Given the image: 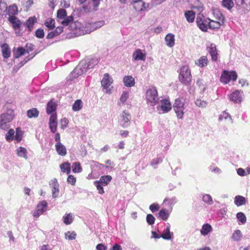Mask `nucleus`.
Wrapping results in <instances>:
<instances>
[{"mask_svg":"<svg viewBox=\"0 0 250 250\" xmlns=\"http://www.w3.org/2000/svg\"><path fill=\"white\" fill-rule=\"evenodd\" d=\"M146 98L147 103L150 106L155 105L159 100L158 92L155 87H151L146 91Z\"/></svg>","mask_w":250,"mask_h":250,"instance_id":"1","label":"nucleus"},{"mask_svg":"<svg viewBox=\"0 0 250 250\" xmlns=\"http://www.w3.org/2000/svg\"><path fill=\"white\" fill-rule=\"evenodd\" d=\"M179 79L181 83L185 85H187L190 84L192 77L188 66L185 65L181 68Z\"/></svg>","mask_w":250,"mask_h":250,"instance_id":"2","label":"nucleus"},{"mask_svg":"<svg viewBox=\"0 0 250 250\" xmlns=\"http://www.w3.org/2000/svg\"><path fill=\"white\" fill-rule=\"evenodd\" d=\"M13 129H10L6 133L5 138L8 142H11L15 140L17 143L20 142L23 137V132L20 128H16V134Z\"/></svg>","mask_w":250,"mask_h":250,"instance_id":"3","label":"nucleus"},{"mask_svg":"<svg viewBox=\"0 0 250 250\" xmlns=\"http://www.w3.org/2000/svg\"><path fill=\"white\" fill-rule=\"evenodd\" d=\"M111 179L112 177L111 176L104 175L101 176L99 180L94 182V184L96 187L100 194H103L104 192L103 186L107 185Z\"/></svg>","mask_w":250,"mask_h":250,"instance_id":"4","label":"nucleus"},{"mask_svg":"<svg viewBox=\"0 0 250 250\" xmlns=\"http://www.w3.org/2000/svg\"><path fill=\"white\" fill-rule=\"evenodd\" d=\"M185 103L183 99H176L173 104V109L178 119H182L184 114Z\"/></svg>","mask_w":250,"mask_h":250,"instance_id":"5","label":"nucleus"},{"mask_svg":"<svg viewBox=\"0 0 250 250\" xmlns=\"http://www.w3.org/2000/svg\"><path fill=\"white\" fill-rule=\"evenodd\" d=\"M237 78V75L235 71L224 70L220 77V81L225 84H228L230 80L234 82Z\"/></svg>","mask_w":250,"mask_h":250,"instance_id":"6","label":"nucleus"},{"mask_svg":"<svg viewBox=\"0 0 250 250\" xmlns=\"http://www.w3.org/2000/svg\"><path fill=\"white\" fill-rule=\"evenodd\" d=\"M113 79L110 77L108 73H105L104 75V77L101 81L102 86L104 89H105V93L110 94L111 93V89L109 87L113 83Z\"/></svg>","mask_w":250,"mask_h":250,"instance_id":"7","label":"nucleus"},{"mask_svg":"<svg viewBox=\"0 0 250 250\" xmlns=\"http://www.w3.org/2000/svg\"><path fill=\"white\" fill-rule=\"evenodd\" d=\"M171 104L169 101L164 99L160 101L157 108L159 113H164L169 111L171 109Z\"/></svg>","mask_w":250,"mask_h":250,"instance_id":"8","label":"nucleus"},{"mask_svg":"<svg viewBox=\"0 0 250 250\" xmlns=\"http://www.w3.org/2000/svg\"><path fill=\"white\" fill-rule=\"evenodd\" d=\"M130 115L125 111H124L120 116L119 125L124 128L127 127L130 124Z\"/></svg>","mask_w":250,"mask_h":250,"instance_id":"9","label":"nucleus"},{"mask_svg":"<svg viewBox=\"0 0 250 250\" xmlns=\"http://www.w3.org/2000/svg\"><path fill=\"white\" fill-rule=\"evenodd\" d=\"M104 24V21H103L89 23L86 26V29L85 31L82 32V34H84L90 33L91 32L102 27Z\"/></svg>","mask_w":250,"mask_h":250,"instance_id":"10","label":"nucleus"},{"mask_svg":"<svg viewBox=\"0 0 250 250\" xmlns=\"http://www.w3.org/2000/svg\"><path fill=\"white\" fill-rule=\"evenodd\" d=\"M243 93L241 90H236L229 96L230 100L235 103H240L242 101Z\"/></svg>","mask_w":250,"mask_h":250,"instance_id":"11","label":"nucleus"},{"mask_svg":"<svg viewBox=\"0 0 250 250\" xmlns=\"http://www.w3.org/2000/svg\"><path fill=\"white\" fill-rule=\"evenodd\" d=\"M50 186L52 188V197L54 198H56L59 195L60 190H59V185L56 179H52L49 184Z\"/></svg>","mask_w":250,"mask_h":250,"instance_id":"12","label":"nucleus"},{"mask_svg":"<svg viewBox=\"0 0 250 250\" xmlns=\"http://www.w3.org/2000/svg\"><path fill=\"white\" fill-rule=\"evenodd\" d=\"M14 115V110L9 109L5 113L0 115V120L4 122L10 123L13 119Z\"/></svg>","mask_w":250,"mask_h":250,"instance_id":"13","label":"nucleus"},{"mask_svg":"<svg viewBox=\"0 0 250 250\" xmlns=\"http://www.w3.org/2000/svg\"><path fill=\"white\" fill-rule=\"evenodd\" d=\"M208 48V51L209 52L211 57L212 60L214 62L217 61L218 60V54L216 47V45L212 43Z\"/></svg>","mask_w":250,"mask_h":250,"instance_id":"14","label":"nucleus"},{"mask_svg":"<svg viewBox=\"0 0 250 250\" xmlns=\"http://www.w3.org/2000/svg\"><path fill=\"white\" fill-rule=\"evenodd\" d=\"M192 9H196L199 12L203 10V4L198 0H188Z\"/></svg>","mask_w":250,"mask_h":250,"instance_id":"15","label":"nucleus"},{"mask_svg":"<svg viewBox=\"0 0 250 250\" xmlns=\"http://www.w3.org/2000/svg\"><path fill=\"white\" fill-rule=\"evenodd\" d=\"M146 54L140 49H137L133 54V58L136 61H145Z\"/></svg>","mask_w":250,"mask_h":250,"instance_id":"16","label":"nucleus"},{"mask_svg":"<svg viewBox=\"0 0 250 250\" xmlns=\"http://www.w3.org/2000/svg\"><path fill=\"white\" fill-rule=\"evenodd\" d=\"M55 148L57 152L60 156H64L67 153L65 146L61 143H56L55 144Z\"/></svg>","mask_w":250,"mask_h":250,"instance_id":"17","label":"nucleus"},{"mask_svg":"<svg viewBox=\"0 0 250 250\" xmlns=\"http://www.w3.org/2000/svg\"><path fill=\"white\" fill-rule=\"evenodd\" d=\"M8 21L12 24L14 29H16L21 26V21L14 16H10Z\"/></svg>","mask_w":250,"mask_h":250,"instance_id":"18","label":"nucleus"},{"mask_svg":"<svg viewBox=\"0 0 250 250\" xmlns=\"http://www.w3.org/2000/svg\"><path fill=\"white\" fill-rule=\"evenodd\" d=\"M208 59L205 56L201 57L199 59L195 61V64L200 67H204L208 65Z\"/></svg>","mask_w":250,"mask_h":250,"instance_id":"19","label":"nucleus"},{"mask_svg":"<svg viewBox=\"0 0 250 250\" xmlns=\"http://www.w3.org/2000/svg\"><path fill=\"white\" fill-rule=\"evenodd\" d=\"M212 13L216 20L220 21L222 23H224L225 18L219 9H213Z\"/></svg>","mask_w":250,"mask_h":250,"instance_id":"20","label":"nucleus"},{"mask_svg":"<svg viewBox=\"0 0 250 250\" xmlns=\"http://www.w3.org/2000/svg\"><path fill=\"white\" fill-rule=\"evenodd\" d=\"M165 41L167 46L169 47H173L175 44L174 35L171 33L167 34L165 37Z\"/></svg>","mask_w":250,"mask_h":250,"instance_id":"21","label":"nucleus"},{"mask_svg":"<svg viewBox=\"0 0 250 250\" xmlns=\"http://www.w3.org/2000/svg\"><path fill=\"white\" fill-rule=\"evenodd\" d=\"M1 47L3 58L5 59L9 58L11 55V51L8 45L6 43H3Z\"/></svg>","mask_w":250,"mask_h":250,"instance_id":"22","label":"nucleus"},{"mask_svg":"<svg viewBox=\"0 0 250 250\" xmlns=\"http://www.w3.org/2000/svg\"><path fill=\"white\" fill-rule=\"evenodd\" d=\"M236 3L240 8L248 10L250 4V0H235Z\"/></svg>","mask_w":250,"mask_h":250,"instance_id":"23","label":"nucleus"},{"mask_svg":"<svg viewBox=\"0 0 250 250\" xmlns=\"http://www.w3.org/2000/svg\"><path fill=\"white\" fill-rule=\"evenodd\" d=\"M161 237L166 240H170L173 236V233L170 231V225L168 224L167 228L164 230L163 233L161 235Z\"/></svg>","mask_w":250,"mask_h":250,"instance_id":"24","label":"nucleus"},{"mask_svg":"<svg viewBox=\"0 0 250 250\" xmlns=\"http://www.w3.org/2000/svg\"><path fill=\"white\" fill-rule=\"evenodd\" d=\"M208 24L209 27L211 29H219L221 25H223L224 23H222L220 21L217 20H211L208 19Z\"/></svg>","mask_w":250,"mask_h":250,"instance_id":"25","label":"nucleus"},{"mask_svg":"<svg viewBox=\"0 0 250 250\" xmlns=\"http://www.w3.org/2000/svg\"><path fill=\"white\" fill-rule=\"evenodd\" d=\"M17 155L20 157L27 159V151L26 149L23 147L20 146L17 148L16 150Z\"/></svg>","mask_w":250,"mask_h":250,"instance_id":"26","label":"nucleus"},{"mask_svg":"<svg viewBox=\"0 0 250 250\" xmlns=\"http://www.w3.org/2000/svg\"><path fill=\"white\" fill-rule=\"evenodd\" d=\"M125 85L127 87H132L135 84L134 79L131 76H125L123 79Z\"/></svg>","mask_w":250,"mask_h":250,"instance_id":"27","label":"nucleus"},{"mask_svg":"<svg viewBox=\"0 0 250 250\" xmlns=\"http://www.w3.org/2000/svg\"><path fill=\"white\" fill-rule=\"evenodd\" d=\"M74 70L78 76H80L85 73L87 70V69L85 66L84 62H81Z\"/></svg>","mask_w":250,"mask_h":250,"instance_id":"28","label":"nucleus"},{"mask_svg":"<svg viewBox=\"0 0 250 250\" xmlns=\"http://www.w3.org/2000/svg\"><path fill=\"white\" fill-rule=\"evenodd\" d=\"M212 227L209 224H204L200 230L201 234L206 236L212 231Z\"/></svg>","mask_w":250,"mask_h":250,"instance_id":"29","label":"nucleus"},{"mask_svg":"<svg viewBox=\"0 0 250 250\" xmlns=\"http://www.w3.org/2000/svg\"><path fill=\"white\" fill-rule=\"evenodd\" d=\"M148 6L144 2L133 3V7L136 11H142Z\"/></svg>","mask_w":250,"mask_h":250,"instance_id":"30","label":"nucleus"},{"mask_svg":"<svg viewBox=\"0 0 250 250\" xmlns=\"http://www.w3.org/2000/svg\"><path fill=\"white\" fill-rule=\"evenodd\" d=\"M36 21L37 20L35 17H30L25 23H23V25H26L28 31H31L33 28L34 23L36 22Z\"/></svg>","mask_w":250,"mask_h":250,"instance_id":"31","label":"nucleus"},{"mask_svg":"<svg viewBox=\"0 0 250 250\" xmlns=\"http://www.w3.org/2000/svg\"><path fill=\"white\" fill-rule=\"evenodd\" d=\"M243 237V234L239 229L235 230L233 231L231 235V238L234 241H240Z\"/></svg>","mask_w":250,"mask_h":250,"instance_id":"32","label":"nucleus"},{"mask_svg":"<svg viewBox=\"0 0 250 250\" xmlns=\"http://www.w3.org/2000/svg\"><path fill=\"white\" fill-rule=\"evenodd\" d=\"M73 20L74 18L71 16L66 17L61 21V23L63 26H67L69 25L72 26L73 24L76 25L77 24V22L73 23ZM77 23H78V22H77Z\"/></svg>","mask_w":250,"mask_h":250,"instance_id":"33","label":"nucleus"},{"mask_svg":"<svg viewBox=\"0 0 250 250\" xmlns=\"http://www.w3.org/2000/svg\"><path fill=\"white\" fill-rule=\"evenodd\" d=\"M39 115V111L36 108H32L27 111V116L29 118H37Z\"/></svg>","mask_w":250,"mask_h":250,"instance_id":"34","label":"nucleus"},{"mask_svg":"<svg viewBox=\"0 0 250 250\" xmlns=\"http://www.w3.org/2000/svg\"><path fill=\"white\" fill-rule=\"evenodd\" d=\"M73 219L74 215L71 213L65 214L62 217L63 223L67 225L70 224L73 221Z\"/></svg>","mask_w":250,"mask_h":250,"instance_id":"35","label":"nucleus"},{"mask_svg":"<svg viewBox=\"0 0 250 250\" xmlns=\"http://www.w3.org/2000/svg\"><path fill=\"white\" fill-rule=\"evenodd\" d=\"M223 120H227L229 124L232 123V119L230 116V115L226 111H224L219 116V121H222Z\"/></svg>","mask_w":250,"mask_h":250,"instance_id":"36","label":"nucleus"},{"mask_svg":"<svg viewBox=\"0 0 250 250\" xmlns=\"http://www.w3.org/2000/svg\"><path fill=\"white\" fill-rule=\"evenodd\" d=\"M234 203L238 207L242 206L246 204V199L240 195L236 196L234 198Z\"/></svg>","mask_w":250,"mask_h":250,"instance_id":"37","label":"nucleus"},{"mask_svg":"<svg viewBox=\"0 0 250 250\" xmlns=\"http://www.w3.org/2000/svg\"><path fill=\"white\" fill-rule=\"evenodd\" d=\"M98 62L99 61L98 59L93 58L87 62L84 63V64L88 70L97 65L98 63Z\"/></svg>","mask_w":250,"mask_h":250,"instance_id":"38","label":"nucleus"},{"mask_svg":"<svg viewBox=\"0 0 250 250\" xmlns=\"http://www.w3.org/2000/svg\"><path fill=\"white\" fill-rule=\"evenodd\" d=\"M185 16L188 22H192L195 19V13L192 11H187L185 13Z\"/></svg>","mask_w":250,"mask_h":250,"instance_id":"39","label":"nucleus"},{"mask_svg":"<svg viewBox=\"0 0 250 250\" xmlns=\"http://www.w3.org/2000/svg\"><path fill=\"white\" fill-rule=\"evenodd\" d=\"M60 168L63 173H69L70 172V164L69 162H65L60 165Z\"/></svg>","mask_w":250,"mask_h":250,"instance_id":"40","label":"nucleus"},{"mask_svg":"<svg viewBox=\"0 0 250 250\" xmlns=\"http://www.w3.org/2000/svg\"><path fill=\"white\" fill-rule=\"evenodd\" d=\"M47 207V202L43 200L40 202L37 205L36 208L39 209V210L42 211V213H44L46 210V208Z\"/></svg>","mask_w":250,"mask_h":250,"instance_id":"41","label":"nucleus"},{"mask_svg":"<svg viewBox=\"0 0 250 250\" xmlns=\"http://www.w3.org/2000/svg\"><path fill=\"white\" fill-rule=\"evenodd\" d=\"M56 109V105L55 103L50 102L48 103L46 108V112L47 114H51Z\"/></svg>","mask_w":250,"mask_h":250,"instance_id":"42","label":"nucleus"},{"mask_svg":"<svg viewBox=\"0 0 250 250\" xmlns=\"http://www.w3.org/2000/svg\"><path fill=\"white\" fill-rule=\"evenodd\" d=\"M128 95L129 93L128 92H123L119 101L118 102V104L119 105L123 104L128 98Z\"/></svg>","mask_w":250,"mask_h":250,"instance_id":"43","label":"nucleus"},{"mask_svg":"<svg viewBox=\"0 0 250 250\" xmlns=\"http://www.w3.org/2000/svg\"><path fill=\"white\" fill-rule=\"evenodd\" d=\"M83 106V103L81 100H76L72 105V109L75 111H78L81 109Z\"/></svg>","mask_w":250,"mask_h":250,"instance_id":"44","label":"nucleus"},{"mask_svg":"<svg viewBox=\"0 0 250 250\" xmlns=\"http://www.w3.org/2000/svg\"><path fill=\"white\" fill-rule=\"evenodd\" d=\"M55 23L54 19L48 18L45 21L44 24L49 29H53L55 27Z\"/></svg>","mask_w":250,"mask_h":250,"instance_id":"45","label":"nucleus"},{"mask_svg":"<svg viewBox=\"0 0 250 250\" xmlns=\"http://www.w3.org/2000/svg\"><path fill=\"white\" fill-rule=\"evenodd\" d=\"M222 5L224 7L230 10L233 7L234 4L232 0H222Z\"/></svg>","mask_w":250,"mask_h":250,"instance_id":"46","label":"nucleus"},{"mask_svg":"<svg viewBox=\"0 0 250 250\" xmlns=\"http://www.w3.org/2000/svg\"><path fill=\"white\" fill-rule=\"evenodd\" d=\"M82 171V168L79 162H75L72 165V171L74 173H80Z\"/></svg>","mask_w":250,"mask_h":250,"instance_id":"47","label":"nucleus"},{"mask_svg":"<svg viewBox=\"0 0 250 250\" xmlns=\"http://www.w3.org/2000/svg\"><path fill=\"white\" fill-rule=\"evenodd\" d=\"M202 199L205 203L208 205H211L213 203L212 198L209 194H204L202 197Z\"/></svg>","mask_w":250,"mask_h":250,"instance_id":"48","label":"nucleus"},{"mask_svg":"<svg viewBox=\"0 0 250 250\" xmlns=\"http://www.w3.org/2000/svg\"><path fill=\"white\" fill-rule=\"evenodd\" d=\"M159 217L163 220H167L169 216V213L166 209H163L159 213Z\"/></svg>","mask_w":250,"mask_h":250,"instance_id":"49","label":"nucleus"},{"mask_svg":"<svg viewBox=\"0 0 250 250\" xmlns=\"http://www.w3.org/2000/svg\"><path fill=\"white\" fill-rule=\"evenodd\" d=\"M236 217L242 224H244L246 222V217L244 213L242 212L237 213L236 214Z\"/></svg>","mask_w":250,"mask_h":250,"instance_id":"50","label":"nucleus"},{"mask_svg":"<svg viewBox=\"0 0 250 250\" xmlns=\"http://www.w3.org/2000/svg\"><path fill=\"white\" fill-rule=\"evenodd\" d=\"M66 17V12L63 9H60L57 12V18L59 20H63Z\"/></svg>","mask_w":250,"mask_h":250,"instance_id":"51","label":"nucleus"},{"mask_svg":"<svg viewBox=\"0 0 250 250\" xmlns=\"http://www.w3.org/2000/svg\"><path fill=\"white\" fill-rule=\"evenodd\" d=\"M76 234L74 231H67L65 233V238L66 239L73 240L76 238Z\"/></svg>","mask_w":250,"mask_h":250,"instance_id":"52","label":"nucleus"},{"mask_svg":"<svg viewBox=\"0 0 250 250\" xmlns=\"http://www.w3.org/2000/svg\"><path fill=\"white\" fill-rule=\"evenodd\" d=\"M18 12V8L17 6L15 5H13L12 6H9L8 10V13L9 14L13 15L12 16H14V15H16L17 14Z\"/></svg>","mask_w":250,"mask_h":250,"instance_id":"53","label":"nucleus"},{"mask_svg":"<svg viewBox=\"0 0 250 250\" xmlns=\"http://www.w3.org/2000/svg\"><path fill=\"white\" fill-rule=\"evenodd\" d=\"M167 202L168 205H174L176 203V198L175 197L166 198L163 201V204H166Z\"/></svg>","mask_w":250,"mask_h":250,"instance_id":"54","label":"nucleus"},{"mask_svg":"<svg viewBox=\"0 0 250 250\" xmlns=\"http://www.w3.org/2000/svg\"><path fill=\"white\" fill-rule=\"evenodd\" d=\"M195 104L199 107H205L206 106L207 103L206 101L201 99H197L195 101Z\"/></svg>","mask_w":250,"mask_h":250,"instance_id":"55","label":"nucleus"},{"mask_svg":"<svg viewBox=\"0 0 250 250\" xmlns=\"http://www.w3.org/2000/svg\"><path fill=\"white\" fill-rule=\"evenodd\" d=\"M25 52V49L22 47H19L15 53V58H18L20 56L23 55Z\"/></svg>","mask_w":250,"mask_h":250,"instance_id":"56","label":"nucleus"},{"mask_svg":"<svg viewBox=\"0 0 250 250\" xmlns=\"http://www.w3.org/2000/svg\"><path fill=\"white\" fill-rule=\"evenodd\" d=\"M146 222L149 225H153L155 222L154 217L150 214H147L146 216Z\"/></svg>","mask_w":250,"mask_h":250,"instance_id":"57","label":"nucleus"},{"mask_svg":"<svg viewBox=\"0 0 250 250\" xmlns=\"http://www.w3.org/2000/svg\"><path fill=\"white\" fill-rule=\"evenodd\" d=\"M208 21H206L204 22H203L202 24H200L198 26L199 28L203 31H207L208 29Z\"/></svg>","mask_w":250,"mask_h":250,"instance_id":"58","label":"nucleus"},{"mask_svg":"<svg viewBox=\"0 0 250 250\" xmlns=\"http://www.w3.org/2000/svg\"><path fill=\"white\" fill-rule=\"evenodd\" d=\"M9 123L8 122H6L3 120L1 121L0 120V127L3 129H7L9 127Z\"/></svg>","mask_w":250,"mask_h":250,"instance_id":"59","label":"nucleus"},{"mask_svg":"<svg viewBox=\"0 0 250 250\" xmlns=\"http://www.w3.org/2000/svg\"><path fill=\"white\" fill-rule=\"evenodd\" d=\"M36 36L37 38H42L44 36V31L42 29H38L36 31Z\"/></svg>","mask_w":250,"mask_h":250,"instance_id":"60","label":"nucleus"},{"mask_svg":"<svg viewBox=\"0 0 250 250\" xmlns=\"http://www.w3.org/2000/svg\"><path fill=\"white\" fill-rule=\"evenodd\" d=\"M159 205L158 204L154 203L149 206V209L152 212H154L158 210L159 208Z\"/></svg>","mask_w":250,"mask_h":250,"instance_id":"61","label":"nucleus"},{"mask_svg":"<svg viewBox=\"0 0 250 250\" xmlns=\"http://www.w3.org/2000/svg\"><path fill=\"white\" fill-rule=\"evenodd\" d=\"M68 124V120L65 118H64L61 120V127L62 129H64L65 127H66L67 126Z\"/></svg>","mask_w":250,"mask_h":250,"instance_id":"62","label":"nucleus"},{"mask_svg":"<svg viewBox=\"0 0 250 250\" xmlns=\"http://www.w3.org/2000/svg\"><path fill=\"white\" fill-rule=\"evenodd\" d=\"M76 178L72 175H69L67 179L68 183L71 184L72 185H74L76 183Z\"/></svg>","mask_w":250,"mask_h":250,"instance_id":"63","label":"nucleus"},{"mask_svg":"<svg viewBox=\"0 0 250 250\" xmlns=\"http://www.w3.org/2000/svg\"><path fill=\"white\" fill-rule=\"evenodd\" d=\"M209 170L213 172L218 174L220 173L221 172V170L219 167H215L212 166L209 167Z\"/></svg>","mask_w":250,"mask_h":250,"instance_id":"64","label":"nucleus"}]
</instances>
